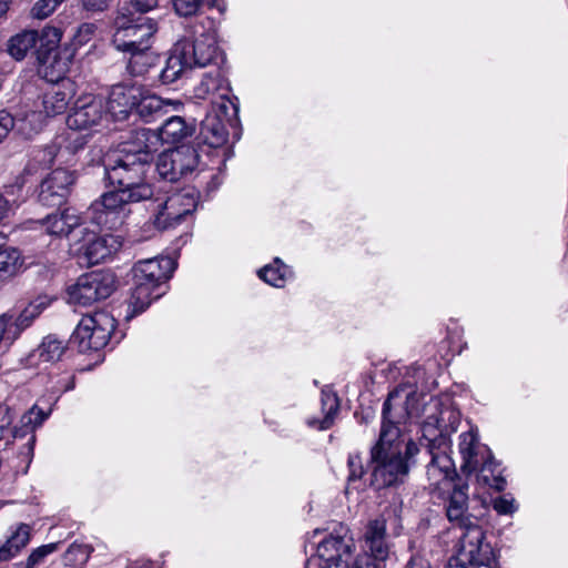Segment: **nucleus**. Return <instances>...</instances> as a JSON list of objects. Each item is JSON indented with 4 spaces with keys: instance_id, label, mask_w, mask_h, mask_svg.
I'll use <instances>...</instances> for the list:
<instances>
[{
    "instance_id": "1",
    "label": "nucleus",
    "mask_w": 568,
    "mask_h": 568,
    "mask_svg": "<svg viewBox=\"0 0 568 568\" xmlns=\"http://www.w3.org/2000/svg\"><path fill=\"white\" fill-rule=\"evenodd\" d=\"M418 416L416 386L403 385L389 393L383 406L379 439L371 449L372 485L376 489L400 485L408 477L419 449L412 439H404L400 425Z\"/></svg>"
},
{
    "instance_id": "2",
    "label": "nucleus",
    "mask_w": 568,
    "mask_h": 568,
    "mask_svg": "<svg viewBox=\"0 0 568 568\" xmlns=\"http://www.w3.org/2000/svg\"><path fill=\"white\" fill-rule=\"evenodd\" d=\"M132 156L121 153L105 163V178L114 190L102 194L89 207V219L93 224L108 230L116 229L124 221L128 204L153 196V187L144 179L148 166Z\"/></svg>"
},
{
    "instance_id": "3",
    "label": "nucleus",
    "mask_w": 568,
    "mask_h": 568,
    "mask_svg": "<svg viewBox=\"0 0 568 568\" xmlns=\"http://www.w3.org/2000/svg\"><path fill=\"white\" fill-rule=\"evenodd\" d=\"M429 408H433L434 413L429 414L422 425L423 438L427 440L432 456L426 467V476L429 491L443 497L455 487L457 473L449 452L450 434L457 430L459 414L452 407H443L437 399L430 402Z\"/></svg>"
},
{
    "instance_id": "4",
    "label": "nucleus",
    "mask_w": 568,
    "mask_h": 568,
    "mask_svg": "<svg viewBox=\"0 0 568 568\" xmlns=\"http://www.w3.org/2000/svg\"><path fill=\"white\" fill-rule=\"evenodd\" d=\"M158 23L143 16L121 11L114 20L112 44L119 52L129 57L131 73L139 75L153 64L154 54L151 51L153 36Z\"/></svg>"
},
{
    "instance_id": "5",
    "label": "nucleus",
    "mask_w": 568,
    "mask_h": 568,
    "mask_svg": "<svg viewBox=\"0 0 568 568\" xmlns=\"http://www.w3.org/2000/svg\"><path fill=\"white\" fill-rule=\"evenodd\" d=\"M217 58L215 37L203 33L195 39H183L175 43L161 72L163 83L176 81L186 70L204 68Z\"/></svg>"
},
{
    "instance_id": "6",
    "label": "nucleus",
    "mask_w": 568,
    "mask_h": 568,
    "mask_svg": "<svg viewBox=\"0 0 568 568\" xmlns=\"http://www.w3.org/2000/svg\"><path fill=\"white\" fill-rule=\"evenodd\" d=\"M175 261L169 256L138 262L133 267V288L130 306L134 313L143 312L152 301L162 295L160 287L175 270Z\"/></svg>"
},
{
    "instance_id": "7",
    "label": "nucleus",
    "mask_w": 568,
    "mask_h": 568,
    "mask_svg": "<svg viewBox=\"0 0 568 568\" xmlns=\"http://www.w3.org/2000/svg\"><path fill=\"white\" fill-rule=\"evenodd\" d=\"M354 541L345 535H328L316 547V555L306 561L305 568H377L369 558L357 559L351 566Z\"/></svg>"
},
{
    "instance_id": "8",
    "label": "nucleus",
    "mask_w": 568,
    "mask_h": 568,
    "mask_svg": "<svg viewBox=\"0 0 568 568\" xmlns=\"http://www.w3.org/2000/svg\"><path fill=\"white\" fill-rule=\"evenodd\" d=\"M239 104L232 99L213 102V108L201 123L200 143L212 149H220L227 142V125L237 121Z\"/></svg>"
},
{
    "instance_id": "9",
    "label": "nucleus",
    "mask_w": 568,
    "mask_h": 568,
    "mask_svg": "<svg viewBox=\"0 0 568 568\" xmlns=\"http://www.w3.org/2000/svg\"><path fill=\"white\" fill-rule=\"evenodd\" d=\"M493 548L486 541L481 526L470 525L460 530L455 556V568H481L489 566L493 559Z\"/></svg>"
},
{
    "instance_id": "10",
    "label": "nucleus",
    "mask_w": 568,
    "mask_h": 568,
    "mask_svg": "<svg viewBox=\"0 0 568 568\" xmlns=\"http://www.w3.org/2000/svg\"><path fill=\"white\" fill-rule=\"evenodd\" d=\"M115 280L110 272L97 271L81 275L67 290L68 302L74 305L89 306L100 300L108 298L114 291Z\"/></svg>"
},
{
    "instance_id": "11",
    "label": "nucleus",
    "mask_w": 568,
    "mask_h": 568,
    "mask_svg": "<svg viewBox=\"0 0 568 568\" xmlns=\"http://www.w3.org/2000/svg\"><path fill=\"white\" fill-rule=\"evenodd\" d=\"M114 329L115 320L112 315L106 312H95L81 318L72 338L78 343L81 352L97 351L108 344Z\"/></svg>"
},
{
    "instance_id": "12",
    "label": "nucleus",
    "mask_w": 568,
    "mask_h": 568,
    "mask_svg": "<svg viewBox=\"0 0 568 568\" xmlns=\"http://www.w3.org/2000/svg\"><path fill=\"white\" fill-rule=\"evenodd\" d=\"M197 205V195L193 187H184L172 193L164 203L159 205V211L153 217V225L158 230L175 227Z\"/></svg>"
},
{
    "instance_id": "13",
    "label": "nucleus",
    "mask_w": 568,
    "mask_h": 568,
    "mask_svg": "<svg viewBox=\"0 0 568 568\" xmlns=\"http://www.w3.org/2000/svg\"><path fill=\"white\" fill-rule=\"evenodd\" d=\"M199 164L196 150L190 145L168 150L159 155L156 171L159 175L169 182H176L189 173H192Z\"/></svg>"
},
{
    "instance_id": "14",
    "label": "nucleus",
    "mask_w": 568,
    "mask_h": 568,
    "mask_svg": "<svg viewBox=\"0 0 568 568\" xmlns=\"http://www.w3.org/2000/svg\"><path fill=\"white\" fill-rule=\"evenodd\" d=\"M105 102L103 98L92 94L80 97L67 118L70 130H92L99 126L106 118Z\"/></svg>"
},
{
    "instance_id": "15",
    "label": "nucleus",
    "mask_w": 568,
    "mask_h": 568,
    "mask_svg": "<svg viewBox=\"0 0 568 568\" xmlns=\"http://www.w3.org/2000/svg\"><path fill=\"white\" fill-rule=\"evenodd\" d=\"M85 135L70 130L58 135L50 145L42 151V161L51 165L53 163L73 165L77 155L87 144Z\"/></svg>"
},
{
    "instance_id": "16",
    "label": "nucleus",
    "mask_w": 568,
    "mask_h": 568,
    "mask_svg": "<svg viewBox=\"0 0 568 568\" xmlns=\"http://www.w3.org/2000/svg\"><path fill=\"white\" fill-rule=\"evenodd\" d=\"M458 448L463 458L462 470L464 473H476L486 466L487 463L495 462L490 449L479 443L477 429L471 428L468 432L462 433Z\"/></svg>"
},
{
    "instance_id": "17",
    "label": "nucleus",
    "mask_w": 568,
    "mask_h": 568,
    "mask_svg": "<svg viewBox=\"0 0 568 568\" xmlns=\"http://www.w3.org/2000/svg\"><path fill=\"white\" fill-rule=\"evenodd\" d=\"M75 181L74 172L57 168L41 183L39 201L45 206L61 205Z\"/></svg>"
},
{
    "instance_id": "18",
    "label": "nucleus",
    "mask_w": 568,
    "mask_h": 568,
    "mask_svg": "<svg viewBox=\"0 0 568 568\" xmlns=\"http://www.w3.org/2000/svg\"><path fill=\"white\" fill-rule=\"evenodd\" d=\"M160 146L161 138L158 136V131L139 129L133 131L123 143L121 153L123 155H133V159L139 160V162L149 168Z\"/></svg>"
},
{
    "instance_id": "19",
    "label": "nucleus",
    "mask_w": 568,
    "mask_h": 568,
    "mask_svg": "<svg viewBox=\"0 0 568 568\" xmlns=\"http://www.w3.org/2000/svg\"><path fill=\"white\" fill-rule=\"evenodd\" d=\"M140 97L139 85H113L108 101L105 102V111L114 121L125 120L131 111L135 109L136 99Z\"/></svg>"
},
{
    "instance_id": "20",
    "label": "nucleus",
    "mask_w": 568,
    "mask_h": 568,
    "mask_svg": "<svg viewBox=\"0 0 568 568\" xmlns=\"http://www.w3.org/2000/svg\"><path fill=\"white\" fill-rule=\"evenodd\" d=\"M119 244L118 240L111 234L97 235L94 232H88L78 252L82 254L88 264L95 265L116 251Z\"/></svg>"
},
{
    "instance_id": "21",
    "label": "nucleus",
    "mask_w": 568,
    "mask_h": 568,
    "mask_svg": "<svg viewBox=\"0 0 568 568\" xmlns=\"http://www.w3.org/2000/svg\"><path fill=\"white\" fill-rule=\"evenodd\" d=\"M468 494L467 486L453 487L446 505V516L455 527L460 530L470 525H478L476 516L468 514Z\"/></svg>"
},
{
    "instance_id": "22",
    "label": "nucleus",
    "mask_w": 568,
    "mask_h": 568,
    "mask_svg": "<svg viewBox=\"0 0 568 568\" xmlns=\"http://www.w3.org/2000/svg\"><path fill=\"white\" fill-rule=\"evenodd\" d=\"M74 94V84L68 79L50 85L42 97V106L45 116L62 114Z\"/></svg>"
},
{
    "instance_id": "23",
    "label": "nucleus",
    "mask_w": 568,
    "mask_h": 568,
    "mask_svg": "<svg viewBox=\"0 0 568 568\" xmlns=\"http://www.w3.org/2000/svg\"><path fill=\"white\" fill-rule=\"evenodd\" d=\"M364 549L374 560L383 561L389 555V545L386 539V520L376 518L371 520L364 534Z\"/></svg>"
},
{
    "instance_id": "24",
    "label": "nucleus",
    "mask_w": 568,
    "mask_h": 568,
    "mask_svg": "<svg viewBox=\"0 0 568 568\" xmlns=\"http://www.w3.org/2000/svg\"><path fill=\"white\" fill-rule=\"evenodd\" d=\"M182 106L180 100L162 99L155 94L144 92L140 87V97L136 99L135 110L145 121L163 115L169 109L179 110Z\"/></svg>"
},
{
    "instance_id": "25",
    "label": "nucleus",
    "mask_w": 568,
    "mask_h": 568,
    "mask_svg": "<svg viewBox=\"0 0 568 568\" xmlns=\"http://www.w3.org/2000/svg\"><path fill=\"white\" fill-rule=\"evenodd\" d=\"M65 351V343L53 335L45 336L40 345L27 356V365L30 367H40L53 364L62 357Z\"/></svg>"
},
{
    "instance_id": "26",
    "label": "nucleus",
    "mask_w": 568,
    "mask_h": 568,
    "mask_svg": "<svg viewBox=\"0 0 568 568\" xmlns=\"http://www.w3.org/2000/svg\"><path fill=\"white\" fill-rule=\"evenodd\" d=\"M50 413L51 408L44 410L42 408H39L38 405H33L27 413L22 415L20 419V426L16 427L12 432L16 438L30 435L27 444L28 452L26 454L28 465L31 462L33 446L36 443V436L33 433L36 428L40 427L43 424V422L49 417Z\"/></svg>"
},
{
    "instance_id": "27",
    "label": "nucleus",
    "mask_w": 568,
    "mask_h": 568,
    "mask_svg": "<svg viewBox=\"0 0 568 568\" xmlns=\"http://www.w3.org/2000/svg\"><path fill=\"white\" fill-rule=\"evenodd\" d=\"M44 231L52 236H68L74 229L82 225V217L73 209L52 213L40 221Z\"/></svg>"
},
{
    "instance_id": "28",
    "label": "nucleus",
    "mask_w": 568,
    "mask_h": 568,
    "mask_svg": "<svg viewBox=\"0 0 568 568\" xmlns=\"http://www.w3.org/2000/svg\"><path fill=\"white\" fill-rule=\"evenodd\" d=\"M229 87L224 84V79L221 75L219 69L204 74L201 82L194 88V97L196 99L205 100L217 95L219 100H212L213 102H221L222 100L230 99L227 97Z\"/></svg>"
},
{
    "instance_id": "29",
    "label": "nucleus",
    "mask_w": 568,
    "mask_h": 568,
    "mask_svg": "<svg viewBox=\"0 0 568 568\" xmlns=\"http://www.w3.org/2000/svg\"><path fill=\"white\" fill-rule=\"evenodd\" d=\"M38 59L41 64L40 72L48 81L58 83L63 80L69 70V58H61L58 52L52 54L41 52Z\"/></svg>"
},
{
    "instance_id": "30",
    "label": "nucleus",
    "mask_w": 568,
    "mask_h": 568,
    "mask_svg": "<svg viewBox=\"0 0 568 568\" xmlns=\"http://www.w3.org/2000/svg\"><path fill=\"white\" fill-rule=\"evenodd\" d=\"M193 128L189 125L182 116H170L161 126L158 136L162 143H178L191 135Z\"/></svg>"
},
{
    "instance_id": "31",
    "label": "nucleus",
    "mask_w": 568,
    "mask_h": 568,
    "mask_svg": "<svg viewBox=\"0 0 568 568\" xmlns=\"http://www.w3.org/2000/svg\"><path fill=\"white\" fill-rule=\"evenodd\" d=\"M30 532L31 528L28 525L20 524L0 547V561L10 560L24 548L30 540Z\"/></svg>"
},
{
    "instance_id": "32",
    "label": "nucleus",
    "mask_w": 568,
    "mask_h": 568,
    "mask_svg": "<svg viewBox=\"0 0 568 568\" xmlns=\"http://www.w3.org/2000/svg\"><path fill=\"white\" fill-rule=\"evenodd\" d=\"M38 32L34 30H24L8 41V53L17 61L23 60L28 52L36 47Z\"/></svg>"
},
{
    "instance_id": "33",
    "label": "nucleus",
    "mask_w": 568,
    "mask_h": 568,
    "mask_svg": "<svg viewBox=\"0 0 568 568\" xmlns=\"http://www.w3.org/2000/svg\"><path fill=\"white\" fill-rule=\"evenodd\" d=\"M322 412L324 414L323 419L321 420H312L310 425H318V428L324 430L328 429L335 420V417L339 409V400L337 395L328 388L322 389Z\"/></svg>"
},
{
    "instance_id": "34",
    "label": "nucleus",
    "mask_w": 568,
    "mask_h": 568,
    "mask_svg": "<svg viewBox=\"0 0 568 568\" xmlns=\"http://www.w3.org/2000/svg\"><path fill=\"white\" fill-rule=\"evenodd\" d=\"M175 12L181 17L196 14L203 7L215 8L220 13L226 10L223 0H172Z\"/></svg>"
},
{
    "instance_id": "35",
    "label": "nucleus",
    "mask_w": 568,
    "mask_h": 568,
    "mask_svg": "<svg viewBox=\"0 0 568 568\" xmlns=\"http://www.w3.org/2000/svg\"><path fill=\"white\" fill-rule=\"evenodd\" d=\"M258 276L272 286L282 287L287 277L291 276V270L280 258H275L273 264L266 265L258 271Z\"/></svg>"
},
{
    "instance_id": "36",
    "label": "nucleus",
    "mask_w": 568,
    "mask_h": 568,
    "mask_svg": "<svg viewBox=\"0 0 568 568\" xmlns=\"http://www.w3.org/2000/svg\"><path fill=\"white\" fill-rule=\"evenodd\" d=\"M22 266L20 252L11 246H0V278L14 275Z\"/></svg>"
},
{
    "instance_id": "37",
    "label": "nucleus",
    "mask_w": 568,
    "mask_h": 568,
    "mask_svg": "<svg viewBox=\"0 0 568 568\" xmlns=\"http://www.w3.org/2000/svg\"><path fill=\"white\" fill-rule=\"evenodd\" d=\"M477 481L489 486L498 491L504 490L506 480L501 476L499 466L496 462L487 463L481 469L476 471Z\"/></svg>"
},
{
    "instance_id": "38",
    "label": "nucleus",
    "mask_w": 568,
    "mask_h": 568,
    "mask_svg": "<svg viewBox=\"0 0 568 568\" xmlns=\"http://www.w3.org/2000/svg\"><path fill=\"white\" fill-rule=\"evenodd\" d=\"M23 325L19 324V318L13 321L11 316L1 315L0 316V348L9 347L16 338L19 336L20 332L23 329Z\"/></svg>"
},
{
    "instance_id": "39",
    "label": "nucleus",
    "mask_w": 568,
    "mask_h": 568,
    "mask_svg": "<svg viewBox=\"0 0 568 568\" xmlns=\"http://www.w3.org/2000/svg\"><path fill=\"white\" fill-rule=\"evenodd\" d=\"M62 32L60 29L54 27H45L42 29L41 34H38V41L40 42V49L38 54L57 52L58 45L61 41Z\"/></svg>"
},
{
    "instance_id": "40",
    "label": "nucleus",
    "mask_w": 568,
    "mask_h": 568,
    "mask_svg": "<svg viewBox=\"0 0 568 568\" xmlns=\"http://www.w3.org/2000/svg\"><path fill=\"white\" fill-rule=\"evenodd\" d=\"M51 303V298L48 296H39L32 301L20 314L19 324L23 327H28L33 318H36L43 310H45Z\"/></svg>"
},
{
    "instance_id": "41",
    "label": "nucleus",
    "mask_w": 568,
    "mask_h": 568,
    "mask_svg": "<svg viewBox=\"0 0 568 568\" xmlns=\"http://www.w3.org/2000/svg\"><path fill=\"white\" fill-rule=\"evenodd\" d=\"M60 547V541L42 545L34 549L28 557L24 568H36L41 565L45 557L57 551Z\"/></svg>"
},
{
    "instance_id": "42",
    "label": "nucleus",
    "mask_w": 568,
    "mask_h": 568,
    "mask_svg": "<svg viewBox=\"0 0 568 568\" xmlns=\"http://www.w3.org/2000/svg\"><path fill=\"white\" fill-rule=\"evenodd\" d=\"M89 558L88 548L80 544H72L64 554L67 565L83 566Z\"/></svg>"
},
{
    "instance_id": "43",
    "label": "nucleus",
    "mask_w": 568,
    "mask_h": 568,
    "mask_svg": "<svg viewBox=\"0 0 568 568\" xmlns=\"http://www.w3.org/2000/svg\"><path fill=\"white\" fill-rule=\"evenodd\" d=\"M63 0H39L34 3L31 14L37 19H45L49 17Z\"/></svg>"
},
{
    "instance_id": "44",
    "label": "nucleus",
    "mask_w": 568,
    "mask_h": 568,
    "mask_svg": "<svg viewBox=\"0 0 568 568\" xmlns=\"http://www.w3.org/2000/svg\"><path fill=\"white\" fill-rule=\"evenodd\" d=\"M493 508L499 515H511L517 510L515 499L506 495L495 498L493 500Z\"/></svg>"
},
{
    "instance_id": "45",
    "label": "nucleus",
    "mask_w": 568,
    "mask_h": 568,
    "mask_svg": "<svg viewBox=\"0 0 568 568\" xmlns=\"http://www.w3.org/2000/svg\"><path fill=\"white\" fill-rule=\"evenodd\" d=\"M348 467H349V476L348 480H357L364 474V468L362 465V459L358 455H349L348 457Z\"/></svg>"
},
{
    "instance_id": "46",
    "label": "nucleus",
    "mask_w": 568,
    "mask_h": 568,
    "mask_svg": "<svg viewBox=\"0 0 568 568\" xmlns=\"http://www.w3.org/2000/svg\"><path fill=\"white\" fill-rule=\"evenodd\" d=\"M14 125L13 116L6 111H0V143L7 138Z\"/></svg>"
},
{
    "instance_id": "47",
    "label": "nucleus",
    "mask_w": 568,
    "mask_h": 568,
    "mask_svg": "<svg viewBox=\"0 0 568 568\" xmlns=\"http://www.w3.org/2000/svg\"><path fill=\"white\" fill-rule=\"evenodd\" d=\"M95 30H97V27L93 23H83V24H81L78 28V32H77V34L74 37L75 41L79 44L87 43L91 39V37L94 34Z\"/></svg>"
},
{
    "instance_id": "48",
    "label": "nucleus",
    "mask_w": 568,
    "mask_h": 568,
    "mask_svg": "<svg viewBox=\"0 0 568 568\" xmlns=\"http://www.w3.org/2000/svg\"><path fill=\"white\" fill-rule=\"evenodd\" d=\"M11 423L12 417L10 415L9 408L0 403V440L4 437L7 433L11 432L9 429Z\"/></svg>"
},
{
    "instance_id": "49",
    "label": "nucleus",
    "mask_w": 568,
    "mask_h": 568,
    "mask_svg": "<svg viewBox=\"0 0 568 568\" xmlns=\"http://www.w3.org/2000/svg\"><path fill=\"white\" fill-rule=\"evenodd\" d=\"M13 212V204L0 193V224L10 217Z\"/></svg>"
},
{
    "instance_id": "50",
    "label": "nucleus",
    "mask_w": 568,
    "mask_h": 568,
    "mask_svg": "<svg viewBox=\"0 0 568 568\" xmlns=\"http://www.w3.org/2000/svg\"><path fill=\"white\" fill-rule=\"evenodd\" d=\"M110 0H82V6L88 11H103Z\"/></svg>"
},
{
    "instance_id": "51",
    "label": "nucleus",
    "mask_w": 568,
    "mask_h": 568,
    "mask_svg": "<svg viewBox=\"0 0 568 568\" xmlns=\"http://www.w3.org/2000/svg\"><path fill=\"white\" fill-rule=\"evenodd\" d=\"M133 7L141 13L148 12L158 6L159 0H131Z\"/></svg>"
},
{
    "instance_id": "52",
    "label": "nucleus",
    "mask_w": 568,
    "mask_h": 568,
    "mask_svg": "<svg viewBox=\"0 0 568 568\" xmlns=\"http://www.w3.org/2000/svg\"><path fill=\"white\" fill-rule=\"evenodd\" d=\"M406 568H432L428 560L419 555H415L410 558Z\"/></svg>"
},
{
    "instance_id": "53",
    "label": "nucleus",
    "mask_w": 568,
    "mask_h": 568,
    "mask_svg": "<svg viewBox=\"0 0 568 568\" xmlns=\"http://www.w3.org/2000/svg\"><path fill=\"white\" fill-rule=\"evenodd\" d=\"M409 374L416 379L423 378L425 375V371L422 366L414 365L409 368Z\"/></svg>"
},
{
    "instance_id": "54",
    "label": "nucleus",
    "mask_w": 568,
    "mask_h": 568,
    "mask_svg": "<svg viewBox=\"0 0 568 568\" xmlns=\"http://www.w3.org/2000/svg\"><path fill=\"white\" fill-rule=\"evenodd\" d=\"M9 9L8 0H0V16H3Z\"/></svg>"
},
{
    "instance_id": "55",
    "label": "nucleus",
    "mask_w": 568,
    "mask_h": 568,
    "mask_svg": "<svg viewBox=\"0 0 568 568\" xmlns=\"http://www.w3.org/2000/svg\"><path fill=\"white\" fill-rule=\"evenodd\" d=\"M38 118H39V114L37 112L32 111L31 113L26 115V119L23 121H28L31 123V122H34Z\"/></svg>"
},
{
    "instance_id": "56",
    "label": "nucleus",
    "mask_w": 568,
    "mask_h": 568,
    "mask_svg": "<svg viewBox=\"0 0 568 568\" xmlns=\"http://www.w3.org/2000/svg\"><path fill=\"white\" fill-rule=\"evenodd\" d=\"M320 534H321V530H320V529H315V530L313 531V537H315V536H317V535H320Z\"/></svg>"
},
{
    "instance_id": "57",
    "label": "nucleus",
    "mask_w": 568,
    "mask_h": 568,
    "mask_svg": "<svg viewBox=\"0 0 568 568\" xmlns=\"http://www.w3.org/2000/svg\"><path fill=\"white\" fill-rule=\"evenodd\" d=\"M40 129V124L37 128H33L32 131H38Z\"/></svg>"
},
{
    "instance_id": "58",
    "label": "nucleus",
    "mask_w": 568,
    "mask_h": 568,
    "mask_svg": "<svg viewBox=\"0 0 568 568\" xmlns=\"http://www.w3.org/2000/svg\"><path fill=\"white\" fill-rule=\"evenodd\" d=\"M73 568H83V566H74Z\"/></svg>"
}]
</instances>
